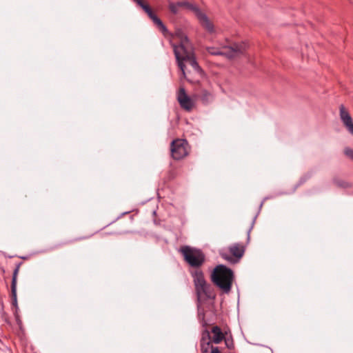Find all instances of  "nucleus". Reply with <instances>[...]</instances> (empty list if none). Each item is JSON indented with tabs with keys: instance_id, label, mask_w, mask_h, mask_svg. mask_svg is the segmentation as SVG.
I'll use <instances>...</instances> for the list:
<instances>
[{
	"instance_id": "16",
	"label": "nucleus",
	"mask_w": 353,
	"mask_h": 353,
	"mask_svg": "<svg viewBox=\"0 0 353 353\" xmlns=\"http://www.w3.org/2000/svg\"><path fill=\"white\" fill-rule=\"evenodd\" d=\"M333 182L336 186L339 188H347L350 187V184L347 182L338 178H334L333 179Z\"/></svg>"
},
{
	"instance_id": "14",
	"label": "nucleus",
	"mask_w": 353,
	"mask_h": 353,
	"mask_svg": "<svg viewBox=\"0 0 353 353\" xmlns=\"http://www.w3.org/2000/svg\"><path fill=\"white\" fill-rule=\"evenodd\" d=\"M212 333L213 336L211 341L215 344H219L224 339V335L219 326H214L212 329Z\"/></svg>"
},
{
	"instance_id": "17",
	"label": "nucleus",
	"mask_w": 353,
	"mask_h": 353,
	"mask_svg": "<svg viewBox=\"0 0 353 353\" xmlns=\"http://www.w3.org/2000/svg\"><path fill=\"white\" fill-rule=\"evenodd\" d=\"M198 318L203 327L207 325V322L205 320V313L203 310H199Z\"/></svg>"
},
{
	"instance_id": "13",
	"label": "nucleus",
	"mask_w": 353,
	"mask_h": 353,
	"mask_svg": "<svg viewBox=\"0 0 353 353\" xmlns=\"http://www.w3.org/2000/svg\"><path fill=\"white\" fill-rule=\"evenodd\" d=\"M198 18L200 21L201 24L206 30H208L210 33L214 32V26L212 23V22L209 20L206 14L199 12L198 13Z\"/></svg>"
},
{
	"instance_id": "11",
	"label": "nucleus",
	"mask_w": 353,
	"mask_h": 353,
	"mask_svg": "<svg viewBox=\"0 0 353 353\" xmlns=\"http://www.w3.org/2000/svg\"><path fill=\"white\" fill-rule=\"evenodd\" d=\"M340 117L348 132L353 135V120L343 105H340Z\"/></svg>"
},
{
	"instance_id": "4",
	"label": "nucleus",
	"mask_w": 353,
	"mask_h": 353,
	"mask_svg": "<svg viewBox=\"0 0 353 353\" xmlns=\"http://www.w3.org/2000/svg\"><path fill=\"white\" fill-rule=\"evenodd\" d=\"M248 45L245 42L234 43L231 46H224L221 48L209 47L207 48L208 53L212 55H221L233 59L242 54L248 49Z\"/></svg>"
},
{
	"instance_id": "20",
	"label": "nucleus",
	"mask_w": 353,
	"mask_h": 353,
	"mask_svg": "<svg viewBox=\"0 0 353 353\" xmlns=\"http://www.w3.org/2000/svg\"><path fill=\"white\" fill-rule=\"evenodd\" d=\"M90 236H79V237H77L72 240H70L69 241V243H73V242H75V241H82V240H85V239H88Z\"/></svg>"
},
{
	"instance_id": "12",
	"label": "nucleus",
	"mask_w": 353,
	"mask_h": 353,
	"mask_svg": "<svg viewBox=\"0 0 353 353\" xmlns=\"http://www.w3.org/2000/svg\"><path fill=\"white\" fill-rule=\"evenodd\" d=\"M210 333L208 330L203 331L200 341L201 352L202 353H208L211 349L212 345Z\"/></svg>"
},
{
	"instance_id": "6",
	"label": "nucleus",
	"mask_w": 353,
	"mask_h": 353,
	"mask_svg": "<svg viewBox=\"0 0 353 353\" xmlns=\"http://www.w3.org/2000/svg\"><path fill=\"white\" fill-rule=\"evenodd\" d=\"M245 251V248L243 244L236 243L231 245L228 250L220 252V256L230 263L235 264L239 262Z\"/></svg>"
},
{
	"instance_id": "2",
	"label": "nucleus",
	"mask_w": 353,
	"mask_h": 353,
	"mask_svg": "<svg viewBox=\"0 0 353 353\" xmlns=\"http://www.w3.org/2000/svg\"><path fill=\"white\" fill-rule=\"evenodd\" d=\"M234 279L233 271L224 265H216L211 274L212 281L226 294L231 291Z\"/></svg>"
},
{
	"instance_id": "15",
	"label": "nucleus",
	"mask_w": 353,
	"mask_h": 353,
	"mask_svg": "<svg viewBox=\"0 0 353 353\" xmlns=\"http://www.w3.org/2000/svg\"><path fill=\"white\" fill-rule=\"evenodd\" d=\"M188 5V3H185V2H179L177 3H170V5H169V8H170V10L174 13V14H176L177 12H178V7L179 6H187Z\"/></svg>"
},
{
	"instance_id": "10",
	"label": "nucleus",
	"mask_w": 353,
	"mask_h": 353,
	"mask_svg": "<svg viewBox=\"0 0 353 353\" xmlns=\"http://www.w3.org/2000/svg\"><path fill=\"white\" fill-rule=\"evenodd\" d=\"M21 264H22V263L19 262L16 265V267L13 271L12 283H11L12 303L16 307H17V276H18L19 269H20Z\"/></svg>"
},
{
	"instance_id": "21",
	"label": "nucleus",
	"mask_w": 353,
	"mask_h": 353,
	"mask_svg": "<svg viewBox=\"0 0 353 353\" xmlns=\"http://www.w3.org/2000/svg\"><path fill=\"white\" fill-rule=\"evenodd\" d=\"M208 353H221V352L218 347L211 346L210 351Z\"/></svg>"
},
{
	"instance_id": "5",
	"label": "nucleus",
	"mask_w": 353,
	"mask_h": 353,
	"mask_svg": "<svg viewBox=\"0 0 353 353\" xmlns=\"http://www.w3.org/2000/svg\"><path fill=\"white\" fill-rule=\"evenodd\" d=\"M179 251L183 255L184 261L192 268H198L205 262V256L199 249L184 245Z\"/></svg>"
},
{
	"instance_id": "19",
	"label": "nucleus",
	"mask_w": 353,
	"mask_h": 353,
	"mask_svg": "<svg viewBox=\"0 0 353 353\" xmlns=\"http://www.w3.org/2000/svg\"><path fill=\"white\" fill-rule=\"evenodd\" d=\"M345 154L353 159V150L350 148H346L344 150Z\"/></svg>"
},
{
	"instance_id": "3",
	"label": "nucleus",
	"mask_w": 353,
	"mask_h": 353,
	"mask_svg": "<svg viewBox=\"0 0 353 353\" xmlns=\"http://www.w3.org/2000/svg\"><path fill=\"white\" fill-rule=\"evenodd\" d=\"M192 276L198 301L214 299L215 294L212 290L211 285L208 284L205 281L203 272L201 270H196L192 274Z\"/></svg>"
},
{
	"instance_id": "7",
	"label": "nucleus",
	"mask_w": 353,
	"mask_h": 353,
	"mask_svg": "<svg viewBox=\"0 0 353 353\" xmlns=\"http://www.w3.org/2000/svg\"><path fill=\"white\" fill-rule=\"evenodd\" d=\"M171 156L175 160H180L188 154V143L185 139H174L170 145Z\"/></svg>"
},
{
	"instance_id": "23",
	"label": "nucleus",
	"mask_w": 353,
	"mask_h": 353,
	"mask_svg": "<svg viewBox=\"0 0 353 353\" xmlns=\"http://www.w3.org/2000/svg\"><path fill=\"white\" fill-rule=\"evenodd\" d=\"M226 345L228 346V348H230V345L228 344V343L226 342Z\"/></svg>"
},
{
	"instance_id": "8",
	"label": "nucleus",
	"mask_w": 353,
	"mask_h": 353,
	"mask_svg": "<svg viewBox=\"0 0 353 353\" xmlns=\"http://www.w3.org/2000/svg\"><path fill=\"white\" fill-rule=\"evenodd\" d=\"M136 2L148 15V17L152 20L154 23L159 28L162 33L165 35L168 33V29L163 24L162 21L152 12L151 8L148 4L144 3L143 0H133Z\"/></svg>"
},
{
	"instance_id": "9",
	"label": "nucleus",
	"mask_w": 353,
	"mask_h": 353,
	"mask_svg": "<svg viewBox=\"0 0 353 353\" xmlns=\"http://www.w3.org/2000/svg\"><path fill=\"white\" fill-rule=\"evenodd\" d=\"M177 100L180 104V106L185 110L190 111L194 106L192 100L186 94L185 90L183 87H181L179 90Z\"/></svg>"
},
{
	"instance_id": "18",
	"label": "nucleus",
	"mask_w": 353,
	"mask_h": 353,
	"mask_svg": "<svg viewBox=\"0 0 353 353\" xmlns=\"http://www.w3.org/2000/svg\"><path fill=\"white\" fill-rule=\"evenodd\" d=\"M211 94L210 92H208L206 90H204L202 93V100L203 101H208L209 99H211Z\"/></svg>"
},
{
	"instance_id": "1",
	"label": "nucleus",
	"mask_w": 353,
	"mask_h": 353,
	"mask_svg": "<svg viewBox=\"0 0 353 353\" xmlns=\"http://www.w3.org/2000/svg\"><path fill=\"white\" fill-rule=\"evenodd\" d=\"M175 37L178 39L179 43L170 42V44L173 48L177 65L182 72L183 77L189 81L186 76L184 62L188 63L196 72L202 74L203 70L196 60L194 48L188 37L182 32H177Z\"/></svg>"
},
{
	"instance_id": "22",
	"label": "nucleus",
	"mask_w": 353,
	"mask_h": 353,
	"mask_svg": "<svg viewBox=\"0 0 353 353\" xmlns=\"http://www.w3.org/2000/svg\"><path fill=\"white\" fill-rule=\"evenodd\" d=\"M252 226L248 230V241L250 239V231L252 230Z\"/></svg>"
}]
</instances>
